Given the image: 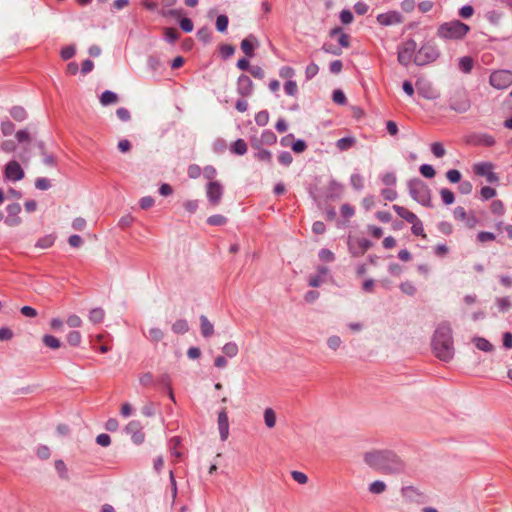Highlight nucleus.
<instances>
[{"label":"nucleus","mask_w":512,"mask_h":512,"mask_svg":"<svg viewBox=\"0 0 512 512\" xmlns=\"http://www.w3.org/2000/svg\"><path fill=\"white\" fill-rule=\"evenodd\" d=\"M364 462L372 469L385 475H399L406 472L405 461L391 450H373L364 454Z\"/></svg>","instance_id":"obj_1"},{"label":"nucleus","mask_w":512,"mask_h":512,"mask_svg":"<svg viewBox=\"0 0 512 512\" xmlns=\"http://www.w3.org/2000/svg\"><path fill=\"white\" fill-rule=\"evenodd\" d=\"M432 348L435 356L441 361L449 362L454 357L452 329L448 323H441L436 328Z\"/></svg>","instance_id":"obj_2"},{"label":"nucleus","mask_w":512,"mask_h":512,"mask_svg":"<svg viewBox=\"0 0 512 512\" xmlns=\"http://www.w3.org/2000/svg\"><path fill=\"white\" fill-rule=\"evenodd\" d=\"M470 27L460 20H452L440 24L436 35L443 41H461L469 33Z\"/></svg>","instance_id":"obj_3"},{"label":"nucleus","mask_w":512,"mask_h":512,"mask_svg":"<svg viewBox=\"0 0 512 512\" xmlns=\"http://www.w3.org/2000/svg\"><path fill=\"white\" fill-rule=\"evenodd\" d=\"M410 197L424 207H432L431 190L420 178H412L407 182Z\"/></svg>","instance_id":"obj_4"},{"label":"nucleus","mask_w":512,"mask_h":512,"mask_svg":"<svg viewBox=\"0 0 512 512\" xmlns=\"http://www.w3.org/2000/svg\"><path fill=\"white\" fill-rule=\"evenodd\" d=\"M439 56L440 51L437 45L432 42H425L414 56V63L417 66H424L436 61Z\"/></svg>","instance_id":"obj_5"},{"label":"nucleus","mask_w":512,"mask_h":512,"mask_svg":"<svg viewBox=\"0 0 512 512\" xmlns=\"http://www.w3.org/2000/svg\"><path fill=\"white\" fill-rule=\"evenodd\" d=\"M417 43L413 39H408L398 48V62L403 66H408L414 61L416 55Z\"/></svg>","instance_id":"obj_6"},{"label":"nucleus","mask_w":512,"mask_h":512,"mask_svg":"<svg viewBox=\"0 0 512 512\" xmlns=\"http://www.w3.org/2000/svg\"><path fill=\"white\" fill-rule=\"evenodd\" d=\"M490 84L496 89H506L512 84V72L497 70L490 75Z\"/></svg>","instance_id":"obj_7"},{"label":"nucleus","mask_w":512,"mask_h":512,"mask_svg":"<svg viewBox=\"0 0 512 512\" xmlns=\"http://www.w3.org/2000/svg\"><path fill=\"white\" fill-rule=\"evenodd\" d=\"M449 106L458 113H465L470 108V101L464 91H457L451 98Z\"/></svg>","instance_id":"obj_8"},{"label":"nucleus","mask_w":512,"mask_h":512,"mask_svg":"<svg viewBox=\"0 0 512 512\" xmlns=\"http://www.w3.org/2000/svg\"><path fill=\"white\" fill-rule=\"evenodd\" d=\"M206 196L211 205L217 206L223 196L222 184L218 181H210L206 185Z\"/></svg>","instance_id":"obj_9"},{"label":"nucleus","mask_w":512,"mask_h":512,"mask_svg":"<svg viewBox=\"0 0 512 512\" xmlns=\"http://www.w3.org/2000/svg\"><path fill=\"white\" fill-rule=\"evenodd\" d=\"M24 176V171L17 161L11 160L5 165L4 177L8 181H20L24 178Z\"/></svg>","instance_id":"obj_10"},{"label":"nucleus","mask_w":512,"mask_h":512,"mask_svg":"<svg viewBox=\"0 0 512 512\" xmlns=\"http://www.w3.org/2000/svg\"><path fill=\"white\" fill-rule=\"evenodd\" d=\"M494 166L490 162H481L474 166V172L479 175L486 177L487 181L494 183L498 181V176L493 172Z\"/></svg>","instance_id":"obj_11"},{"label":"nucleus","mask_w":512,"mask_h":512,"mask_svg":"<svg viewBox=\"0 0 512 512\" xmlns=\"http://www.w3.org/2000/svg\"><path fill=\"white\" fill-rule=\"evenodd\" d=\"M376 20L382 26H392L402 23L404 19L400 12L388 11L378 14Z\"/></svg>","instance_id":"obj_12"},{"label":"nucleus","mask_w":512,"mask_h":512,"mask_svg":"<svg viewBox=\"0 0 512 512\" xmlns=\"http://www.w3.org/2000/svg\"><path fill=\"white\" fill-rule=\"evenodd\" d=\"M253 82L249 76L241 74L237 79V93L242 97H249L253 93Z\"/></svg>","instance_id":"obj_13"},{"label":"nucleus","mask_w":512,"mask_h":512,"mask_svg":"<svg viewBox=\"0 0 512 512\" xmlns=\"http://www.w3.org/2000/svg\"><path fill=\"white\" fill-rule=\"evenodd\" d=\"M7 217L5 219V223L8 226H17L21 223V219L18 216L21 212V206L19 203H12L7 205L6 207Z\"/></svg>","instance_id":"obj_14"},{"label":"nucleus","mask_w":512,"mask_h":512,"mask_svg":"<svg viewBox=\"0 0 512 512\" xmlns=\"http://www.w3.org/2000/svg\"><path fill=\"white\" fill-rule=\"evenodd\" d=\"M217 424H218V429H219V434H220L221 440L222 441L227 440V438L229 436V420H228V415H227L225 408H223L221 411H219Z\"/></svg>","instance_id":"obj_15"},{"label":"nucleus","mask_w":512,"mask_h":512,"mask_svg":"<svg viewBox=\"0 0 512 512\" xmlns=\"http://www.w3.org/2000/svg\"><path fill=\"white\" fill-rule=\"evenodd\" d=\"M277 141V136L272 130H264L261 134L260 140H252L251 145L254 148H259L261 144L273 145Z\"/></svg>","instance_id":"obj_16"},{"label":"nucleus","mask_w":512,"mask_h":512,"mask_svg":"<svg viewBox=\"0 0 512 512\" xmlns=\"http://www.w3.org/2000/svg\"><path fill=\"white\" fill-rule=\"evenodd\" d=\"M258 45V41L255 36L249 35L241 42V50L247 57L254 56L255 47Z\"/></svg>","instance_id":"obj_17"},{"label":"nucleus","mask_w":512,"mask_h":512,"mask_svg":"<svg viewBox=\"0 0 512 512\" xmlns=\"http://www.w3.org/2000/svg\"><path fill=\"white\" fill-rule=\"evenodd\" d=\"M392 209L397 213V215L399 217H401L402 219H404L405 221H407L408 223H414L415 221H417L419 218L418 216L409 211L407 208L403 207V206H400V205H393L392 206Z\"/></svg>","instance_id":"obj_18"},{"label":"nucleus","mask_w":512,"mask_h":512,"mask_svg":"<svg viewBox=\"0 0 512 512\" xmlns=\"http://www.w3.org/2000/svg\"><path fill=\"white\" fill-rule=\"evenodd\" d=\"M472 342L475 344L476 348L483 352H492L494 350V346L490 343L486 338L475 336L472 339Z\"/></svg>","instance_id":"obj_19"},{"label":"nucleus","mask_w":512,"mask_h":512,"mask_svg":"<svg viewBox=\"0 0 512 512\" xmlns=\"http://www.w3.org/2000/svg\"><path fill=\"white\" fill-rule=\"evenodd\" d=\"M200 328L203 337L208 338L214 333V326L205 315L200 316Z\"/></svg>","instance_id":"obj_20"},{"label":"nucleus","mask_w":512,"mask_h":512,"mask_svg":"<svg viewBox=\"0 0 512 512\" xmlns=\"http://www.w3.org/2000/svg\"><path fill=\"white\" fill-rule=\"evenodd\" d=\"M356 144V138L353 136L343 137L336 141V147L339 151H347Z\"/></svg>","instance_id":"obj_21"},{"label":"nucleus","mask_w":512,"mask_h":512,"mask_svg":"<svg viewBox=\"0 0 512 512\" xmlns=\"http://www.w3.org/2000/svg\"><path fill=\"white\" fill-rule=\"evenodd\" d=\"M473 66L474 61L470 56H463L459 59L458 67L463 73H470L473 69Z\"/></svg>","instance_id":"obj_22"},{"label":"nucleus","mask_w":512,"mask_h":512,"mask_svg":"<svg viewBox=\"0 0 512 512\" xmlns=\"http://www.w3.org/2000/svg\"><path fill=\"white\" fill-rule=\"evenodd\" d=\"M118 101V96L115 92L106 90L100 96V103L103 106L114 104Z\"/></svg>","instance_id":"obj_23"},{"label":"nucleus","mask_w":512,"mask_h":512,"mask_svg":"<svg viewBox=\"0 0 512 512\" xmlns=\"http://www.w3.org/2000/svg\"><path fill=\"white\" fill-rule=\"evenodd\" d=\"M10 115L18 122H22L27 118V112L22 106H13L10 109Z\"/></svg>","instance_id":"obj_24"},{"label":"nucleus","mask_w":512,"mask_h":512,"mask_svg":"<svg viewBox=\"0 0 512 512\" xmlns=\"http://www.w3.org/2000/svg\"><path fill=\"white\" fill-rule=\"evenodd\" d=\"M171 329L175 334H185L189 330V325L185 319H178L172 324Z\"/></svg>","instance_id":"obj_25"},{"label":"nucleus","mask_w":512,"mask_h":512,"mask_svg":"<svg viewBox=\"0 0 512 512\" xmlns=\"http://www.w3.org/2000/svg\"><path fill=\"white\" fill-rule=\"evenodd\" d=\"M104 317H105V312L102 308L100 307H97V308H94L92 309L90 312H89V320L93 323V324H98V323H101L103 320H104Z\"/></svg>","instance_id":"obj_26"},{"label":"nucleus","mask_w":512,"mask_h":512,"mask_svg":"<svg viewBox=\"0 0 512 512\" xmlns=\"http://www.w3.org/2000/svg\"><path fill=\"white\" fill-rule=\"evenodd\" d=\"M330 34H331V36H335V35L339 34L338 43L340 44V46L343 48L349 47V45H350L349 36L345 33H342L340 28L332 29Z\"/></svg>","instance_id":"obj_27"},{"label":"nucleus","mask_w":512,"mask_h":512,"mask_svg":"<svg viewBox=\"0 0 512 512\" xmlns=\"http://www.w3.org/2000/svg\"><path fill=\"white\" fill-rule=\"evenodd\" d=\"M264 422L268 428H273L276 425V414L272 408L264 410Z\"/></svg>","instance_id":"obj_28"},{"label":"nucleus","mask_w":512,"mask_h":512,"mask_svg":"<svg viewBox=\"0 0 512 512\" xmlns=\"http://www.w3.org/2000/svg\"><path fill=\"white\" fill-rule=\"evenodd\" d=\"M368 490L372 494L379 495L386 490V484L384 481L376 480L369 484Z\"/></svg>","instance_id":"obj_29"},{"label":"nucleus","mask_w":512,"mask_h":512,"mask_svg":"<svg viewBox=\"0 0 512 512\" xmlns=\"http://www.w3.org/2000/svg\"><path fill=\"white\" fill-rule=\"evenodd\" d=\"M54 466L61 479L67 480L69 478L68 469L63 460H56Z\"/></svg>","instance_id":"obj_30"},{"label":"nucleus","mask_w":512,"mask_h":512,"mask_svg":"<svg viewBox=\"0 0 512 512\" xmlns=\"http://www.w3.org/2000/svg\"><path fill=\"white\" fill-rule=\"evenodd\" d=\"M164 39L165 41L174 44L179 39V33L175 28H164Z\"/></svg>","instance_id":"obj_31"},{"label":"nucleus","mask_w":512,"mask_h":512,"mask_svg":"<svg viewBox=\"0 0 512 512\" xmlns=\"http://www.w3.org/2000/svg\"><path fill=\"white\" fill-rule=\"evenodd\" d=\"M231 151L237 155H244L247 152V144L243 139H237L232 148Z\"/></svg>","instance_id":"obj_32"},{"label":"nucleus","mask_w":512,"mask_h":512,"mask_svg":"<svg viewBox=\"0 0 512 512\" xmlns=\"http://www.w3.org/2000/svg\"><path fill=\"white\" fill-rule=\"evenodd\" d=\"M350 184L355 190L360 191L364 188V179L359 173H353L350 177Z\"/></svg>","instance_id":"obj_33"},{"label":"nucleus","mask_w":512,"mask_h":512,"mask_svg":"<svg viewBox=\"0 0 512 512\" xmlns=\"http://www.w3.org/2000/svg\"><path fill=\"white\" fill-rule=\"evenodd\" d=\"M197 37L204 44H208L212 39L211 30L208 27H202L197 31Z\"/></svg>","instance_id":"obj_34"},{"label":"nucleus","mask_w":512,"mask_h":512,"mask_svg":"<svg viewBox=\"0 0 512 512\" xmlns=\"http://www.w3.org/2000/svg\"><path fill=\"white\" fill-rule=\"evenodd\" d=\"M222 351L226 356L233 358L238 354L239 349L235 342H228L223 346Z\"/></svg>","instance_id":"obj_35"},{"label":"nucleus","mask_w":512,"mask_h":512,"mask_svg":"<svg viewBox=\"0 0 512 512\" xmlns=\"http://www.w3.org/2000/svg\"><path fill=\"white\" fill-rule=\"evenodd\" d=\"M440 196H441L442 202L445 205H451L455 201L454 193L447 188H442L440 190Z\"/></svg>","instance_id":"obj_36"},{"label":"nucleus","mask_w":512,"mask_h":512,"mask_svg":"<svg viewBox=\"0 0 512 512\" xmlns=\"http://www.w3.org/2000/svg\"><path fill=\"white\" fill-rule=\"evenodd\" d=\"M216 29L217 31L224 33L227 30L229 19L226 15L221 14L216 18Z\"/></svg>","instance_id":"obj_37"},{"label":"nucleus","mask_w":512,"mask_h":512,"mask_svg":"<svg viewBox=\"0 0 512 512\" xmlns=\"http://www.w3.org/2000/svg\"><path fill=\"white\" fill-rule=\"evenodd\" d=\"M43 343L51 349H58L61 346L60 340L52 335H44Z\"/></svg>","instance_id":"obj_38"},{"label":"nucleus","mask_w":512,"mask_h":512,"mask_svg":"<svg viewBox=\"0 0 512 512\" xmlns=\"http://www.w3.org/2000/svg\"><path fill=\"white\" fill-rule=\"evenodd\" d=\"M227 218L220 214H215L207 218V223L211 226H222L226 224Z\"/></svg>","instance_id":"obj_39"},{"label":"nucleus","mask_w":512,"mask_h":512,"mask_svg":"<svg viewBox=\"0 0 512 512\" xmlns=\"http://www.w3.org/2000/svg\"><path fill=\"white\" fill-rule=\"evenodd\" d=\"M258 151L255 153V158L259 161L270 163L272 160V154L269 150L257 148Z\"/></svg>","instance_id":"obj_40"},{"label":"nucleus","mask_w":512,"mask_h":512,"mask_svg":"<svg viewBox=\"0 0 512 512\" xmlns=\"http://www.w3.org/2000/svg\"><path fill=\"white\" fill-rule=\"evenodd\" d=\"M381 181L385 186L393 187L397 183V177L393 172H387L381 176Z\"/></svg>","instance_id":"obj_41"},{"label":"nucleus","mask_w":512,"mask_h":512,"mask_svg":"<svg viewBox=\"0 0 512 512\" xmlns=\"http://www.w3.org/2000/svg\"><path fill=\"white\" fill-rule=\"evenodd\" d=\"M421 175L425 178L431 179L435 176L436 172L432 165L422 164L419 168Z\"/></svg>","instance_id":"obj_42"},{"label":"nucleus","mask_w":512,"mask_h":512,"mask_svg":"<svg viewBox=\"0 0 512 512\" xmlns=\"http://www.w3.org/2000/svg\"><path fill=\"white\" fill-rule=\"evenodd\" d=\"M164 337V332L160 329V328H151L149 330V333H148V338L152 341V342H159L163 339Z\"/></svg>","instance_id":"obj_43"},{"label":"nucleus","mask_w":512,"mask_h":512,"mask_svg":"<svg viewBox=\"0 0 512 512\" xmlns=\"http://www.w3.org/2000/svg\"><path fill=\"white\" fill-rule=\"evenodd\" d=\"M255 122L259 126H266L269 122V113L266 110H262L255 115Z\"/></svg>","instance_id":"obj_44"},{"label":"nucleus","mask_w":512,"mask_h":512,"mask_svg":"<svg viewBox=\"0 0 512 512\" xmlns=\"http://www.w3.org/2000/svg\"><path fill=\"white\" fill-rule=\"evenodd\" d=\"M342 345V340L337 335H332L327 339V346L329 349L336 351L338 350Z\"/></svg>","instance_id":"obj_45"},{"label":"nucleus","mask_w":512,"mask_h":512,"mask_svg":"<svg viewBox=\"0 0 512 512\" xmlns=\"http://www.w3.org/2000/svg\"><path fill=\"white\" fill-rule=\"evenodd\" d=\"M431 152L435 157L442 158L445 155L446 150L442 143L434 142L431 144Z\"/></svg>","instance_id":"obj_46"},{"label":"nucleus","mask_w":512,"mask_h":512,"mask_svg":"<svg viewBox=\"0 0 512 512\" xmlns=\"http://www.w3.org/2000/svg\"><path fill=\"white\" fill-rule=\"evenodd\" d=\"M67 342L71 345V346H78L81 342V334L80 332L78 331H70L68 334H67Z\"/></svg>","instance_id":"obj_47"},{"label":"nucleus","mask_w":512,"mask_h":512,"mask_svg":"<svg viewBox=\"0 0 512 512\" xmlns=\"http://www.w3.org/2000/svg\"><path fill=\"white\" fill-rule=\"evenodd\" d=\"M411 231L413 235L421 236L423 238H426V234L424 232L423 223L420 219L412 223Z\"/></svg>","instance_id":"obj_48"},{"label":"nucleus","mask_w":512,"mask_h":512,"mask_svg":"<svg viewBox=\"0 0 512 512\" xmlns=\"http://www.w3.org/2000/svg\"><path fill=\"white\" fill-rule=\"evenodd\" d=\"M219 51L224 59H228L235 53V48L230 44H222Z\"/></svg>","instance_id":"obj_49"},{"label":"nucleus","mask_w":512,"mask_h":512,"mask_svg":"<svg viewBox=\"0 0 512 512\" xmlns=\"http://www.w3.org/2000/svg\"><path fill=\"white\" fill-rule=\"evenodd\" d=\"M319 259L323 262H332L335 259L334 253L326 248H323L318 253Z\"/></svg>","instance_id":"obj_50"},{"label":"nucleus","mask_w":512,"mask_h":512,"mask_svg":"<svg viewBox=\"0 0 512 512\" xmlns=\"http://www.w3.org/2000/svg\"><path fill=\"white\" fill-rule=\"evenodd\" d=\"M284 91L289 96H295L298 92V87H297L296 82L293 80H288L284 84Z\"/></svg>","instance_id":"obj_51"},{"label":"nucleus","mask_w":512,"mask_h":512,"mask_svg":"<svg viewBox=\"0 0 512 512\" xmlns=\"http://www.w3.org/2000/svg\"><path fill=\"white\" fill-rule=\"evenodd\" d=\"M54 240H55L54 237L51 235L45 236L43 238H40L37 241L36 247L43 248V249L49 248L53 245Z\"/></svg>","instance_id":"obj_52"},{"label":"nucleus","mask_w":512,"mask_h":512,"mask_svg":"<svg viewBox=\"0 0 512 512\" xmlns=\"http://www.w3.org/2000/svg\"><path fill=\"white\" fill-rule=\"evenodd\" d=\"M319 72V67L316 63H311L306 67L305 70V77L306 80H311L313 77H315Z\"/></svg>","instance_id":"obj_53"},{"label":"nucleus","mask_w":512,"mask_h":512,"mask_svg":"<svg viewBox=\"0 0 512 512\" xmlns=\"http://www.w3.org/2000/svg\"><path fill=\"white\" fill-rule=\"evenodd\" d=\"M15 130L14 124L10 120L3 121L1 123V132L4 136L11 135Z\"/></svg>","instance_id":"obj_54"},{"label":"nucleus","mask_w":512,"mask_h":512,"mask_svg":"<svg viewBox=\"0 0 512 512\" xmlns=\"http://www.w3.org/2000/svg\"><path fill=\"white\" fill-rule=\"evenodd\" d=\"M278 161L283 166H289L293 161V157L290 152L282 151L278 156Z\"/></svg>","instance_id":"obj_55"},{"label":"nucleus","mask_w":512,"mask_h":512,"mask_svg":"<svg viewBox=\"0 0 512 512\" xmlns=\"http://www.w3.org/2000/svg\"><path fill=\"white\" fill-rule=\"evenodd\" d=\"M76 53V49L74 46L69 45L64 48H62L60 55L63 60H69L71 59Z\"/></svg>","instance_id":"obj_56"},{"label":"nucleus","mask_w":512,"mask_h":512,"mask_svg":"<svg viewBox=\"0 0 512 512\" xmlns=\"http://www.w3.org/2000/svg\"><path fill=\"white\" fill-rule=\"evenodd\" d=\"M474 14V8L471 5H464L462 6L459 11L458 15L463 19H468Z\"/></svg>","instance_id":"obj_57"},{"label":"nucleus","mask_w":512,"mask_h":512,"mask_svg":"<svg viewBox=\"0 0 512 512\" xmlns=\"http://www.w3.org/2000/svg\"><path fill=\"white\" fill-rule=\"evenodd\" d=\"M480 195L483 200H489L496 195V190L489 186L482 187L480 190Z\"/></svg>","instance_id":"obj_58"},{"label":"nucleus","mask_w":512,"mask_h":512,"mask_svg":"<svg viewBox=\"0 0 512 512\" xmlns=\"http://www.w3.org/2000/svg\"><path fill=\"white\" fill-rule=\"evenodd\" d=\"M400 289L404 294H407L409 296H413L416 292L415 286L409 281L403 282L400 285Z\"/></svg>","instance_id":"obj_59"},{"label":"nucleus","mask_w":512,"mask_h":512,"mask_svg":"<svg viewBox=\"0 0 512 512\" xmlns=\"http://www.w3.org/2000/svg\"><path fill=\"white\" fill-rule=\"evenodd\" d=\"M36 455L40 458V459H48L51 455L50 453V449L48 446L46 445H40L37 447L36 449Z\"/></svg>","instance_id":"obj_60"},{"label":"nucleus","mask_w":512,"mask_h":512,"mask_svg":"<svg viewBox=\"0 0 512 512\" xmlns=\"http://www.w3.org/2000/svg\"><path fill=\"white\" fill-rule=\"evenodd\" d=\"M325 282V278L320 275H312L309 277L308 284L310 287L317 288Z\"/></svg>","instance_id":"obj_61"},{"label":"nucleus","mask_w":512,"mask_h":512,"mask_svg":"<svg viewBox=\"0 0 512 512\" xmlns=\"http://www.w3.org/2000/svg\"><path fill=\"white\" fill-rule=\"evenodd\" d=\"M339 18L343 24L348 25L352 23L354 17L350 10L344 9L340 12Z\"/></svg>","instance_id":"obj_62"},{"label":"nucleus","mask_w":512,"mask_h":512,"mask_svg":"<svg viewBox=\"0 0 512 512\" xmlns=\"http://www.w3.org/2000/svg\"><path fill=\"white\" fill-rule=\"evenodd\" d=\"M446 177L451 183H458L461 180V173L456 169H451L447 171Z\"/></svg>","instance_id":"obj_63"},{"label":"nucleus","mask_w":512,"mask_h":512,"mask_svg":"<svg viewBox=\"0 0 512 512\" xmlns=\"http://www.w3.org/2000/svg\"><path fill=\"white\" fill-rule=\"evenodd\" d=\"M179 24L184 32L189 33L193 31L194 25L191 19L184 17L179 21Z\"/></svg>","instance_id":"obj_64"}]
</instances>
